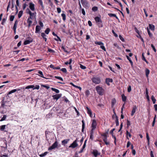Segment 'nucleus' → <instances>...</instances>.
Returning <instances> with one entry per match:
<instances>
[{"instance_id":"62","label":"nucleus","mask_w":157,"mask_h":157,"mask_svg":"<svg viewBox=\"0 0 157 157\" xmlns=\"http://www.w3.org/2000/svg\"><path fill=\"white\" fill-rule=\"evenodd\" d=\"M131 90V87L130 86H128V92H130Z\"/></svg>"},{"instance_id":"5","label":"nucleus","mask_w":157,"mask_h":157,"mask_svg":"<svg viewBox=\"0 0 157 157\" xmlns=\"http://www.w3.org/2000/svg\"><path fill=\"white\" fill-rule=\"evenodd\" d=\"M26 10L27 11V12L29 14L30 18H31L32 17L33 18V16H34L35 17L36 15V12H35L34 13H32L28 8L26 9Z\"/></svg>"},{"instance_id":"3","label":"nucleus","mask_w":157,"mask_h":157,"mask_svg":"<svg viewBox=\"0 0 157 157\" xmlns=\"http://www.w3.org/2000/svg\"><path fill=\"white\" fill-rule=\"evenodd\" d=\"M58 142L56 138V141L52 145L48 148V151H51L56 148H58Z\"/></svg>"},{"instance_id":"23","label":"nucleus","mask_w":157,"mask_h":157,"mask_svg":"<svg viewBox=\"0 0 157 157\" xmlns=\"http://www.w3.org/2000/svg\"><path fill=\"white\" fill-rule=\"evenodd\" d=\"M145 71L146 76L147 77L150 73V71L148 69L146 68Z\"/></svg>"},{"instance_id":"44","label":"nucleus","mask_w":157,"mask_h":157,"mask_svg":"<svg viewBox=\"0 0 157 157\" xmlns=\"http://www.w3.org/2000/svg\"><path fill=\"white\" fill-rule=\"evenodd\" d=\"M27 6V5L26 3H25L24 4H23L22 5V8L23 10H25Z\"/></svg>"},{"instance_id":"34","label":"nucleus","mask_w":157,"mask_h":157,"mask_svg":"<svg viewBox=\"0 0 157 157\" xmlns=\"http://www.w3.org/2000/svg\"><path fill=\"white\" fill-rule=\"evenodd\" d=\"M151 100L153 101V103L154 104H155V102H156V99H155V98L154 96L153 95H152L151 97Z\"/></svg>"},{"instance_id":"10","label":"nucleus","mask_w":157,"mask_h":157,"mask_svg":"<svg viewBox=\"0 0 157 157\" xmlns=\"http://www.w3.org/2000/svg\"><path fill=\"white\" fill-rule=\"evenodd\" d=\"M41 27L39 25H37L36 26L35 33H40V32L41 29Z\"/></svg>"},{"instance_id":"27","label":"nucleus","mask_w":157,"mask_h":157,"mask_svg":"<svg viewBox=\"0 0 157 157\" xmlns=\"http://www.w3.org/2000/svg\"><path fill=\"white\" fill-rule=\"evenodd\" d=\"M108 15L110 17H115L117 19H118V17L115 14L109 13Z\"/></svg>"},{"instance_id":"64","label":"nucleus","mask_w":157,"mask_h":157,"mask_svg":"<svg viewBox=\"0 0 157 157\" xmlns=\"http://www.w3.org/2000/svg\"><path fill=\"white\" fill-rule=\"evenodd\" d=\"M100 47H101V48L102 49H103V50H104V51H106V49H105V48L104 47V46L103 45H101V46H100Z\"/></svg>"},{"instance_id":"9","label":"nucleus","mask_w":157,"mask_h":157,"mask_svg":"<svg viewBox=\"0 0 157 157\" xmlns=\"http://www.w3.org/2000/svg\"><path fill=\"white\" fill-rule=\"evenodd\" d=\"M61 95L62 94H56L53 95L52 97L54 99L57 100L61 97Z\"/></svg>"},{"instance_id":"55","label":"nucleus","mask_w":157,"mask_h":157,"mask_svg":"<svg viewBox=\"0 0 157 157\" xmlns=\"http://www.w3.org/2000/svg\"><path fill=\"white\" fill-rule=\"evenodd\" d=\"M48 51L49 52H52V53H54L55 52V51L50 48H48Z\"/></svg>"},{"instance_id":"43","label":"nucleus","mask_w":157,"mask_h":157,"mask_svg":"<svg viewBox=\"0 0 157 157\" xmlns=\"http://www.w3.org/2000/svg\"><path fill=\"white\" fill-rule=\"evenodd\" d=\"M92 10L93 11L95 12L98 10V8L96 6H94L92 8Z\"/></svg>"},{"instance_id":"52","label":"nucleus","mask_w":157,"mask_h":157,"mask_svg":"<svg viewBox=\"0 0 157 157\" xmlns=\"http://www.w3.org/2000/svg\"><path fill=\"white\" fill-rule=\"evenodd\" d=\"M104 141V142L105 144L107 145H108V144H109V142L108 141V140H107V139L106 140H103Z\"/></svg>"},{"instance_id":"25","label":"nucleus","mask_w":157,"mask_h":157,"mask_svg":"<svg viewBox=\"0 0 157 157\" xmlns=\"http://www.w3.org/2000/svg\"><path fill=\"white\" fill-rule=\"evenodd\" d=\"M51 89L52 91H55L56 93H59V90L55 88L52 87L51 88Z\"/></svg>"},{"instance_id":"41","label":"nucleus","mask_w":157,"mask_h":157,"mask_svg":"<svg viewBox=\"0 0 157 157\" xmlns=\"http://www.w3.org/2000/svg\"><path fill=\"white\" fill-rule=\"evenodd\" d=\"M71 62H72V59H69V62L67 61L66 62H65V64L67 65L68 64L70 65L71 64Z\"/></svg>"},{"instance_id":"40","label":"nucleus","mask_w":157,"mask_h":157,"mask_svg":"<svg viewBox=\"0 0 157 157\" xmlns=\"http://www.w3.org/2000/svg\"><path fill=\"white\" fill-rule=\"evenodd\" d=\"M18 21L17 20L15 21L13 28H17V25L18 24Z\"/></svg>"},{"instance_id":"57","label":"nucleus","mask_w":157,"mask_h":157,"mask_svg":"<svg viewBox=\"0 0 157 157\" xmlns=\"http://www.w3.org/2000/svg\"><path fill=\"white\" fill-rule=\"evenodd\" d=\"M5 145H6L5 146V147H2L3 148H4L6 150V149H7V142H6V140H5Z\"/></svg>"},{"instance_id":"42","label":"nucleus","mask_w":157,"mask_h":157,"mask_svg":"<svg viewBox=\"0 0 157 157\" xmlns=\"http://www.w3.org/2000/svg\"><path fill=\"white\" fill-rule=\"evenodd\" d=\"M34 87V85H29L26 86L25 88L26 89H28L30 88H33Z\"/></svg>"},{"instance_id":"37","label":"nucleus","mask_w":157,"mask_h":157,"mask_svg":"<svg viewBox=\"0 0 157 157\" xmlns=\"http://www.w3.org/2000/svg\"><path fill=\"white\" fill-rule=\"evenodd\" d=\"M82 132H83L84 130V129L85 128V123L84 122V120L82 121Z\"/></svg>"},{"instance_id":"33","label":"nucleus","mask_w":157,"mask_h":157,"mask_svg":"<svg viewBox=\"0 0 157 157\" xmlns=\"http://www.w3.org/2000/svg\"><path fill=\"white\" fill-rule=\"evenodd\" d=\"M121 96L123 101H125L126 100V97L123 94Z\"/></svg>"},{"instance_id":"51","label":"nucleus","mask_w":157,"mask_h":157,"mask_svg":"<svg viewBox=\"0 0 157 157\" xmlns=\"http://www.w3.org/2000/svg\"><path fill=\"white\" fill-rule=\"evenodd\" d=\"M119 38L123 42H124V38L121 35H119Z\"/></svg>"},{"instance_id":"48","label":"nucleus","mask_w":157,"mask_h":157,"mask_svg":"<svg viewBox=\"0 0 157 157\" xmlns=\"http://www.w3.org/2000/svg\"><path fill=\"white\" fill-rule=\"evenodd\" d=\"M55 77L56 78L59 79V80H61L62 81H63V78H62L58 76H55Z\"/></svg>"},{"instance_id":"4","label":"nucleus","mask_w":157,"mask_h":157,"mask_svg":"<svg viewBox=\"0 0 157 157\" xmlns=\"http://www.w3.org/2000/svg\"><path fill=\"white\" fill-rule=\"evenodd\" d=\"M91 80L92 82L95 84H99L100 83L101 81L100 77H93Z\"/></svg>"},{"instance_id":"18","label":"nucleus","mask_w":157,"mask_h":157,"mask_svg":"<svg viewBox=\"0 0 157 157\" xmlns=\"http://www.w3.org/2000/svg\"><path fill=\"white\" fill-rule=\"evenodd\" d=\"M116 102V101L115 98H113L111 101V106L113 108Z\"/></svg>"},{"instance_id":"14","label":"nucleus","mask_w":157,"mask_h":157,"mask_svg":"<svg viewBox=\"0 0 157 157\" xmlns=\"http://www.w3.org/2000/svg\"><path fill=\"white\" fill-rule=\"evenodd\" d=\"M137 107L136 105H134L133 107V109H132V113L131 114V115L132 116H133L134 115V113H135L136 112V110L137 109Z\"/></svg>"},{"instance_id":"30","label":"nucleus","mask_w":157,"mask_h":157,"mask_svg":"<svg viewBox=\"0 0 157 157\" xmlns=\"http://www.w3.org/2000/svg\"><path fill=\"white\" fill-rule=\"evenodd\" d=\"M16 3L17 5L16 6V11H18V8H17V6H19V0H16Z\"/></svg>"},{"instance_id":"29","label":"nucleus","mask_w":157,"mask_h":157,"mask_svg":"<svg viewBox=\"0 0 157 157\" xmlns=\"http://www.w3.org/2000/svg\"><path fill=\"white\" fill-rule=\"evenodd\" d=\"M149 27L151 30H154L155 26L153 25L150 24L149 25Z\"/></svg>"},{"instance_id":"39","label":"nucleus","mask_w":157,"mask_h":157,"mask_svg":"<svg viewBox=\"0 0 157 157\" xmlns=\"http://www.w3.org/2000/svg\"><path fill=\"white\" fill-rule=\"evenodd\" d=\"M61 16L62 17V18L63 20L64 21H65L66 19V15L64 13H62L61 14Z\"/></svg>"},{"instance_id":"63","label":"nucleus","mask_w":157,"mask_h":157,"mask_svg":"<svg viewBox=\"0 0 157 157\" xmlns=\"http://www.w3.org/2000/svg\"><path fill=\"white\" fill-rule=\"evenodd\" d=\"M151 47L153 49V50L155 52H156V49L155 48V47L152 44H151Z\"/></svg>"},{"instance_id":"19","label":"nucleus","mask_w":157,"mask_h":157,"mask_svg":"<svg viewBox=\"0 0 157 157\" xmlns=\"http://www.w3.org/2000/svg\"><path fill=\"white\" fill-rule=\"evenodd\" d=\"M16 92V90L15 89L9 92L6 94V96L9 97V95L12 94V93H14Z\"/></svg>"},{"instance_id":"28","label":"nucleus","mask_w":157,"mask_h":157,"mask_svg":"<svg viewBox=\"0 0 157 157\" xmlns=\"http://www.w3.org/2000/svg\"><path fill=\"white\" fill-rule=\"evenodd\" d=\"M23 13V11L22 10H20L19 11L18 14V17L19 18L22 16Z\"/></svg>"},{"instance_id":"20","label":"nucleus","mask_w":157,"mask_h":157,"mask_svg":"<svg viewBox=\"0 0 157 157\" xmlns=\"http://www.w3.org/2000/svg\"><path fill=\"white\" fill-rule=\"evenodd\" d=\"M49 67L51 68H52L54 69H60V67H55L54 65L52 64L50 65Z\"/></svg>"},{"instance_id":"32","label":"nucleus","mask_w":157,"mask_h":157,"mask_svg":"<svg viewBox=\"0 0 157 157\" xmlns=\"http://www.w3.org/2000/svg\"><path fill=\"white\" fill-rule=\"evenodd\" d=\"M6 117H7V116L6 115H4L3 117L0 120V121H2L5 120Z\"/></svg>"},{"instance_id":"2","label":"nucleus","mask_w":157,"mask_h":157,"mask_svg":"<svg viewBox=\"0 0 157 157\" xmlns=\"http://www.w3.org/2000/svg\"><path fill=\"white\" fill-rule=\"evenodd\" d=\"M96 89L97 92L99 95H103L104 90L102 87L98 86L96 87Z\"/></svg>"},{"instance_id":"8","label":"nucleus","mask_w":157,"mask_h":157,"mask_svg":"<svg viewBox=\"0 0 157 157\" xmlns=\"http://www.w3.org/2000/svg\"><path fill=\"white\" fill-rule=\"evenodd\" d=\"M29 7L32 11H34L35 10V5L32 2H30L29 3Z\"/></svg>"},{"instance_id":"11","label":"nucleus","mask_w":157,"mask_h":157,"mask_svg":"<svg viewBox=\"0 0 157 157\" xmlns=\"http://www.w3.org/2000/svg\"><path fill=\"white\" fill-rule=\"evenodd\" d=\"M92 154L95 157H97L98 155H100V153H99L96 150H94L92 152Z\"/></svg>"},{"instance_id":"16","label":"nucleus","mask_w":157,"mask_h":157,"mask_svg":"<svg viewBox=\"0 0 157 157\" xmlns=\"http://www.w3.org/2000/svg\"><path fill=\"white\" fill-rule=\"evenodd\" d=\"M31 39V40H26L24 42V44L26 45L28 44H29L31 43H32L33 42V39Z\"/></svg>"},{"instance_id":"22","label":"nucleus","mask_w":157,"mask_h":157,"mask_svg":"<svg viewBox=\"0 0 157 157\" xmlns=\"http://www.w3.org/2000/svg\"><path fill=\"white\" fill-rule=\"evenodd\" d=\"M38 74H40L39 76L40 77H41L43 78L47 79V78H45V77H44V75L43 74V73L42 72V71H38Z\"/></svg>"},{"instance_id":"54","label":"nucleus","mask_w":157,"mask_h":157,"mask_svg":"<svg viewBox=\"0 0 157 157\" xmlns=\"http://www.w3.org/2000/svg\"><path fill=\"white\" fill-rule=\"evenodd\" d=\"M63 100H64V101L66 103H69V101L68 100L66 97H65V98H64Z\"/></svg>"},{"instance_id":"56","label":"nucleus","mask_w":157,"mask_h":157,"mask_svg":"<svg viewBox=\"0 0 157 157\" xmlns=\"http://www.w3.org/2000/svg\"><path fill=\"white\" fill-rule=\"evenodd\" d=\"M80 68L82 69H85L86 68V67L81 64H79Z\"/></svg>"},{"instance_id":"35","label":"nucleus","mask_w":157,"mask_h":157,"mask_svg":"<svg viewBox=\"0 0 157 157\" xmlns=\"http://www.w3.org/2000/svg\"><path fill=\"white\" fill-rule=\"evenodd\" d=\"M38 2L39 4L42 7L44 8V6L42 0H39Z\"/></svg>"},{"instance_id":"12","label":"nucleus","mask_w":157,"mask_h":157,"mask_svg":"<svg viewBox=\"0 0 157 157\" xmlns=\"http://www.w3.org/2000/svg\"><path fill=\"white\" fill-rule=\"evenodd\" d=\"M97 125V123L96 121L95 120H92V124L91 126L92 128H95Z\"/></svg>"},{"instance_id":"50","label":"nucleus","mask_w":157,"mask_h":157,"mask_svg":"<svg viewBox=\"0 0 157 157\" xmlns=\"http://www.w3.org/2000/svg\"><path fill=\"white\" fill-rule=\"evenodd\" d=\"M61 70L63 73H66L67 72L66 69L64 68H62L61 69Z\"/></svg>"},{"instance_id":"17","label":"nucleus","mask_w":157,"mask_h":157,"mask_svg":"<svg viewBox=\"0 0 157 157\" xmlns=\"http://www.w3.org/2000/svg\"><path fill=\"white\" fill-rule=\"evenodd\" d=\"M86 109L87 110V113L89 116L91 117H92V112L91 110L88 107H86Z\"/></svg>"},{"instance_id":"58","label":"nucleus","mask_w":157,"mask_h":157,"mask_svg":"<svg viewBox=\"0 0 157 157\" xmlns=\"http://www.w3.org/2000/svg\"><path fill=\"white\" fill-rule=\"evenodd\" d=\"M41 36L43 37V38H45L46 36V35L44 33H41Z\"/></svg>"},{"instance_id":"36","label":"nucleus","mask_w":157,"mask_h":157,"mask_svg":"<svg viewBox=\"0 0 157 157\" xmlns=\"http://www.w3.org/2000/svg\"><path fill=\"white\" fill-rule=\"evenodd\" d=\"M50 31V30L49 28H47L45 31V33L47 34H48Z\"/></svg>"},{"instance_id":"7","label":"nucleus","mask_w":157,"mask_h":157,"mask_svg":"<svg viewBox=\"0 0 157 157\" xmlns=\"http://www.w3.org/2000/svg\"><path fill=\"white\" fill-rule=\"evenodd\" d=\"M33 19V18L32 17L31 18H30V17H29L28 18L27 20V22L28 23V28H29L30 27L31 24L32 23L33 21L31 20V19Z\"/></svg>"},{"instance_id":"38","label":"nucleus","mask_w":157,"mask_h":157,"mask_svg":"<svg viewBox=\"0 0 157 157\" xmlns=\"http://www.w3.org/2000/svg\"><path fill=\"white\" fill-rule=\"evenodd\" d=\"M86 140L84 142V144L82 148V149L80 151V153H81L82 152L83 149L85 147H86Z\"/></svg>"},{"instance_id":"61","label":"nucleus","mask_w":157,"mask_h":157,"mask_svg":"<svg viewBox=\"0 0 157 157\" xmlns=\"http://www.w3.org/2000/svg\"><path fill=\"white\" fill-rule=\"evenodd\" d=\"M90 94V92L89 90H87L85 92V94L87 96H88Z\"/></svg>"},{"instance_id":"45","label":"nucleus","mask_w":157,"mask_h":157,"mask_svg":"<svg viewBox=\"0 0 157 157\" xmlns=\"http://www.w3.org/2000/svg\"><path fill=\"white\" fill-rule=\"evenodd\" d=\"M52 34L53 35H54V36H56L57 37V38H58V39H59V41H61V40L60 38L58 36H57L56 35V34H55L54 32H53L52 33Z\"/></svg>"},{"instance_id":"13","label":"nucleus","mask_w":157,"mask_h":157,"mask_svg":"<svg viewBox=\"0 0 157 157\" xmlns=\"http://www.w3.org/2000/svg\"><path fill=\"white\" fill-rule=\"evenodd\" d=\"M105 82L107 85L108 86L110 85L109 82H113V79L112 78H106L105 80Z\"/></svg>"},{"instance_id":"15","label":"nucleus","mask_w":157,"mask_h":157,"mask_svg":"<svg viewBox=\"0 0 157 157\" xmlns=\"http://www.w3.org/2000/svg\"><path fill=\"white\" fill-rule=\"evenodd\" d=\"M69 139H67L64 140L62 141V144L63 145L65 146L67 144L68 142L69 141Z\"/></svg>"},{"instance_id":"6","label":"nucleus","mask_w":157,"mask_h":157,"mask_svg":"<svg viewBox=\"0 0 157 157\" xmlns=\"http://www.w3.org/2000/svg\"><path fill=\"white\" fill-rule=\"evenodd\" d=\"M78 144L77 143L76 140L74 141L69 147V148H74L78 146Z\"/></svg>"},{"instance_id":"59","label":"nucleus","mask_w":157,"mask_h":157,"mask_svg":"<svg viewBox=\"0 0 157 157\" xmlns=\"http://www.w3.org/2000/svg\"><path fill=\"white\" fill-rule=\"evenodd\" d=\"M103 140H106L107 139V135L106 134H104L103 135Z\"/></svg>"},{"instance_id":"21","label":"nucleus","mask_w":157,"mask_h":157,"mask_svg":"<svg viewBox=\"0 0 157 157\" xmlns=\"http://www.w3.org/2000/svg\"><path fill=\"white\" fill-rule=\"evenodd\" d=\"M115 117L116 118L115 122L116 125L118 126L119 125V123L118 121V117L116 114H115Z\"/></svg>"},{"instance_id":"47","label":"nucleus","mask_w":157,"mask_h":157,"mask_svg":"<svg viewBox=\"0 0 157 157\" xmlns=\"http://www.w3.org/2000/svg\"><path fill=\"white\" fill-rule=\"evenodd\" d=\"M146 138L148 141V144H149V138L148 136V134L147 133H146Z\"/></svg>"},{"instance_id":"60","label":"nucleus","mask_w":157,"mask_h":157,"mask_svg":"<svg viewBox=\"0 0 157 157\" xmlns=\"http://www.w3.org/2000/svg\"><path fill=\"white\" fill-rule=\"evenodd\" d=\"M39 24L40 25V27H43L44 26L43 23L40 21H39Z\"/></svg>"},{"instance_id":"49","label":"nucleus","mask_w":157,"mask_h":157,"mask_svg":"<svg viewBox=\"0 0 157 157\" xmlns=\"http://www.w3.org/2000/svg\"><path fill=\"white\" fill-rule=\"evenodd\" d=\"M147 33H148L149 36L150 37L152 36V35L150 33V31L148 29V28H147Z\"/></svg>"},{"instance_id":"31","label":"nucleus","mask_w":157,"mask_h":157,"mask_svg":"<svg viewBox=\"0 0 157 157\" xmlns=\"http://www.w3.org/2000/svg\"><path fill=\"white\" fill-rule=\"evenodd\" d=\"M48 153V152L47 151H46L44 152V153L42 154H41L40 155H39L40 157H43L47 155V154Z\"/></svg>"},{"instance_id":"1","label":"nucleus","mask_w":157,"mask_h":157,"mask_svg":"<svg viewBox=\"0 0 157 157\" xmlns=\"http://www.w3.org/2000/svg\"><path fill=\"white\" fill-rule=\"evenodd\" d=\"M94 19L99 27H102L103 26L102 21L100 17H95Z\"/></svg>"},{"instance_id":"26","label":"nucleus","mask_w":157,"mask_h":157,"mask_svg":"<svg viewBox=\"0 0 157 157\" xmlns=\"http://www.w3.org/2000/svg\"><path fill=\"white\" fill-rule=\"evenodd\" d=\"M6 127V125H3L0 126V130L1 131H4Z\"/></svg>"},{"instance_id":"24","label":"nucleus","mask_w":157,"mask_h":157,"mask_svg":"<svg viewBox=\"0 0 157 157\" xmlns=\"http://www.w3.org/2000/svg\"><path fill=\"white\" fill-rule=\"evenodd\" d=\"M126 56L127 59L129 61L130 63L131 64L132 66V67L133 65V63L132 61L128 56Z\"/></svg>"},{"instance_id":"46","label":"nucleus","mask_w":157,"mask_h":157,"mask_svg":"<svg viewBox=\"0 0 157 157\" xmlns=\"http://www.w3.org/2000/svg\"><path fill=\"white\" fill-rule=\"evenodd\" d=\"M14 18V16L13 15H11L10 16V21H13Z\"/></svg>"},{"instance_id":"53","label":"nucleus","mask_w":157,"mask_h":157,"mask_svg":"<svg viewBox=\"0 0 157 157\" xmlns=\"http://www.w3.org/2000/svg\"><path fill=\"white\" fill-rule=\"evenodd\" d=\"M6 21V19L5 18H3L2 19V25H4Z\"/></svg>"}]
</instances>
